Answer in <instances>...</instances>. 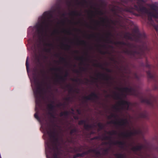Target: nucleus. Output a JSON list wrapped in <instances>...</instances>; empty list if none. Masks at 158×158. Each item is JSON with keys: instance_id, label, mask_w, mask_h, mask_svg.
Returning a JSON list of instances; mask_svg holds the SVG:
<instances>
[{"instance_id": "obj_1", "label": "nucleus", "mask_w": 158, "mask_h": 158, "mask_svg": "<svg viewBox=\"0 0 158 158\" xmlns=\"http://www.w3.org/2000/svg\"><path fill=\"white\" fill-rule=\"evenodd\" d=\"M152 12H149L145 8H143V10H144L145 12L148 14V19L149 20H151L152 17L158 18V7L156 6H153L152 7Z\"/></svg>"}, {"instance_id": "obj_2", "label": "nucleus", "mask_w": 158, "mask_h": 158, "mask_svg": "<svg viewBox=\"0 0 158 158\" xmlns=\"http://www.w3.org/2000/svg\"><path fill=\"white\" fill-rule=\"evenodd\" d=\"M142 148V146L141 145L137 146L134 147L133 148V150L134 151H137L141 149Z\"/></svg>"}, {"instance_id": "obj_3", "label": "nucleus", "mask_w": 158, "mask_h": 158, "mask_svg": "<svg viewBox=\"0 0 158 158\" xmlns=\"http://www.w3.org/2000/svg\"><path fill=\"white\" fill-rule=\"evenodd\" d=\"M128 124L127 121V120H123L121 121V125L126 126Z\"/></svg>"}, {"instance_id": "obj_4", "label": "nucleus", "mask_w": 158, "mask_h": 158, "mask_svg": "<svg viewBox=\"0 0 158 158\" xmlns=\"http://www.w3.org/2000/svg\"><path fill=\"white\" fill-rule=\"evenodd\" d=\"M124 90L126 92L127 94H131L130 92L132 90V89L131 88H126L124 89Z\"/></svg>"}, {"instance_id": "obj_5", "label": "nucleus", "mask_w": 158, "mask_h": 158, "mask_svg": "<svg viewBox=\"0 0 158 158\" xmlns=\"http://www.w3.org/2000/svg\"><path fill=\"white\" fill-rule=\"evenodd\" d=\"M94 94H91L89 95V97H89V98H88V99H91V96H94Z\"/></svg>"}, {"instance_id": "obj_6", "label": "nucleus", "mask_w": 158, "mask_h": 158, "mask_svg": "<svg viewBox=\"0 0 158 158\" xmlns=\"http://www.w3.org/2000/svg\"><path fill=\"white\" fill-rule=\"evenodd\" d=\"M27 59H28V57L27 58V60H26V66L27 67L28 65V62H27Z\"/></svg>"}, {"instance_id": "obj_7", "label": "nucleus", "mask_w": 158, "mask_h": 158, "mask_svg": "<svg viewBox=\"0 0 158 158\" xmlns=\"http://www.w3.org/2000/svg\"><path fill=\"white\" fill-rule=\"evenodd\" d=\"M123 103H124V104H126V105H127V106H128V103L127 102H123Z\"/></svg>"}, {"instance_id": "obj_8", "label": "nucleus", "mask_w": 158, "mask_h": 158, "mask_svg": "<svg viewBox=\"0 0 158 158\" xmlns=\"http://www.w3.org/2000/svg\"><path fill=\"white\" fill-rule=\"evenodd\" d=\"M34 116L36 118H37L38 117V115L36 114H35Z\"/></svg>"}, {"instance_id": "obj_9", "label": "nucleus", "mask_w": 158, "mask_h": 158, "mask_svg": "<svg viewBox=\"0 0 158 158\" xmlns=\"http://www.w3.org/2000/svg\"><path fill=\"white\" fill-rule=\"evenodd\" d=\"M155 28V29L156 30H157V31L158 30V26H156Z\"/></svg>"}, {"instance_id": "obj_10", "label": "nucleus", "mask_w": 158, "mask_h": 158, "mask_svg": "<svg viewBox=\"0 0 158 158\" xmlns=\"http://www.w3.org/2000/svg\"><path fill=\"white\" fill-rule=\"evenodd\" d=\"M54 158H56V157H54Z\"/></svg>"}]
</instances>
